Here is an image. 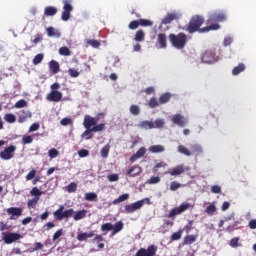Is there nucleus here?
I'll use <instances>...</instances> for the list:
<instances>
[{"instance_id":"55","label":"nucleus","mask_w":256,"mask_h":256,"mask_svg":"<svg viewBox=\"0 0 256 256\" xmlns=\"http://www.w3.org/2000/svg\"><path fill=\"white\" fill-rule=\"evenodd\" d=\"M162 167H163V168L167 167V163H165V162L157 163V164L154 166V168H153V173H159V169H161Z\"/></svg>"},{"instance_id":"57","label":"nucleus","mask_w":256,"mask_h":256,"mask_svg":"<svg viewBox=\"0 0 256 256\" xmlns=\"http://www.w3.org/2000/svg\"><path fill=\"white\" fill-rule=\"evenodd\" d=\"M37 175V170L32 169L27 175H26V181H31V179H35Z\"/></svg>"},{"instance_id":"59","label":"nucleus","mask_w":256,"mask_h":256,"mask_svg":"<svg viewBox=\"0 0 256 256\" xmlns=\"http://www.w3.org/2000/svg\"><path fill=\"white\" fill-rule=\"evenodd\" d=\"M165 125V122L161 119H158L154 122V128L161 129Z\"/></svg>"},{"instance_id":"53","label":"nucleus","mask_w":256,"mask_h":256,"mask_svg":"<svg viewBox=\"0 0 256 256\" xmlns=\"http://www.w3.org/2000/svg\"><path fill=\"white\" fill-rule=\"evenodd\" d=\"M101 231L105 232V231H113V224H111L110 222L104 223L101 225Z\"/></svg>"},{"instance_id":"49","label":"nucleus","mask_w":256,"mask_h":256,"mask_svg":"<svg viewBox=\"0 0 256 256\" xmlns=\"http://www.w3.org/2000/svg\"><path fill=\"white\" fill-rule=\"evenodd\" d=\"M14 107L15 109H23V107H27V102L25 99H21L14 104Z\"/></svg>"},{"instance_id":"6","label":"nucleus","mask_w":256,"mask_h":256,"mask_svg":"<svg viewBox=\"0 0 256 256\" xmlns=\"http://www.w3.org/2000/svg\"><path fill=\"white\" fill-rule=\"evenodd\" d=\"M145 203L149 205L151 203V200L149 198H145L132 204H128L125 206V213H135V211L141 209V207H143Z\"/></svg>"},{"instance_id":"37","label":"nucleus","mask_w":256,"mask_h":256,"mask_svg":"<svg viewBox=\"0 0 256 256\" xmlns=\"http://www.w3.org/2000/svg\"><path fill=\"white\" fill-rule=\"evenodd\" d=\"M37 203H39V197H34L28 200L27 207L29 209H35V207H37Z\"/></svg>"},{"instance_id":"12","label":"nucleus","mask_w":256,"mask_h":256,"mask_svg":"<svg viewBox=\"0 0 256 256\" xmlns=\"http://www.w3.org/2000/svg\"><path fill=\"white\" fill-rule=\"evenodd\" d=\"M83 67H84V69L80 70V72L75 70V68H70V69H68V74L73 79H77V77H79L80 73H89V71H91V65L84 63Z\"/></svg>"},{"instance_id":"9","label":"nucleus","mask_w":256,"mask_h":256,"mask_svg":"<svg viewBox=\"0 0 256 256\" xmlns=\"http://www.w3.org/2000/svg\"><path fill=\"white\" fill-rule=\"evenodd\" d=\"M15 151H17V146H8L3 151L0 152V157L4 161H9L10 159H13V153H15Z\"/></svg>"},{"instance_id":"45","label":"nucleus","mask_w":256,"mask_h":256,"mask_svg":"<svg viewBox=\"0 0 256 256\" xmlns=\"http://www.w3.org/2000/svg\"><path fill=\"white\" fill-rule=\"evenodd\" d=\"M140 27V22L139 20H133L129 23L128 25V28L131 30V31H135V29H139Z\"/></svg>"},{"instance_id":"20","label":"nucleus","mask_w":256,"mask_h":256,"mask_svg":"<svg viewBox=\"0 0 256 256\" xmlns=\"http://www.w3.org/2000/svg\"><path fill=\"white\" fill-rule=\"evenodd\" d=\"M179 19V14L173 12V13H168L166 16L162 19V24L163 25H169L172 21H176Z\"/></svg>"},{"instance_id":"52","label":"nucleus","mask_w":256,"mask_h":256,"mask_svg":"<svg viewBox=\"0 0 256 256\" xmlns=\"http://www.w3.org/2000/svg\"><path fill=\"white\" fill-rule=\"evenodd\" d=\"M159 100H157V98H151L148 102V106L150 107V109H155V107H157L159 105Z\"/></svg>"},{"instance_id":"39","label":"nucleus","mask_w":256,"mask_h":256,"mask_svg":"<svg viewBox=\"0 0 256 256\" xmlns=\"http://www.w3.org/2000/svg\"><path fill=\"white\" fill-rule=\"evenodd\" d=\"M178 152L181 153L182 155H185L186 157H191V151H189V149H187L183 145L178 146Z\"/></svg>"},{"instance_id":"50","label":"nucleus","mask_w":256,"mask_h":256,"mask_svg":"<svg viewBox=\"0 0 256 256\" xmlns=\"http://www.w3.org/2000/svg\"><path fill=\"white\" fill-rule=\"evenodd\" d=\"M182 235H183V230H179L178 232H174L171 235V240L172 241H179V239H181Z\"/></svg>"},{"instance_id":"28","label":"nucleus","mask_w":256,"mask_h":256,"mask_svg":"<svg viewBox=\"0 0 256 256\" xmlns=\"http://www.w3.org/2000/svg\"><path fill=\"white\" fill-rule=\"evenodd\" d=\"M47 31V35L48 37H56L57 39H59V37H61V33L59 31H56L55 28L53 27H48L46 29Z\"/></svg>"},{"instance_id":"29","label":"nucleus","mask_w":256,"mask_h":256,"mask_svg":"<svg viewBox=\"0 0 256 256\" xmlns=\"http://www.w3.org/2000/svg\"><path fill=\"white\" fill-rule=\"evenodd\" d=\"M169 101H171V93L169 92L164 93L159 97L160 105H165V103H169Z\"/></svg>"},{"instance_id":"11","label":"nucleus","mask_w":256,"mask_h":256,"mask_svg":"<svg viewBox=\"0 0 256 256\" xmlns=\"http://www.w3.org/2000/svg\"><path fill=\"white\" fill-rule=\"evenodd\" d=\"M63 3L64 6L61 19L62 21H69V19H71V11H73V6L67 0H64Z\"/></svg>"},{"instance_id":"30","label":"nucleus","mask_w":256,"mask_h":256,"mask_svg":"<svg viewBox=\"0 0 256 256\" xmlns=\"http://www.w3.org/2000/svg\"><path fill=\"white\" fill-rule=\"evenodd\" d=\"M134 40L137 41V43H141V42L145 41V31L138 30L135 33Z\"/></svg>"},{"instance_id":"24","label":"nucleus","mask_w":256,"mask_h":256,"mask_svg":"<svg viewBox=\"0 0 256 256\" xmlns=\"http://www.w3.org/2000/svg\"><path fill=\"white\" fill-rule=\"evenodd\" d=\"M158 43L161 47V49H166L167 48V35L160 33L158 34Z\"/></svg>"},{"instance_id":"4","label":"nucleus","mask_w":256,"mask_h":256,"mask_svg":"<svg viewBox=\"0 0 256 256\" xmlns=\"http://www.w3.org/2000/svg\"><path fill=\"white\" fill-rule=\"evenodd\" d=\"M201 61L206 65H213V63H217V61H219V56L215 50L208 49L201 54Z\"/></svg>"},{"instance_id":"38","label":"nucleus","mask_w":256,"mask_h":256,"mask_svg":"<svg viewBox=\"0 0 256 256\" xmlns=\"http://www.w3.org/2000/svg\"><path fill=\"white\" fill-rule=\"evenodd\" d=\"M192 152L195 153L196 155H203V147L199 144H194L191 146Z\"/></svg>"},{"instance_id":"36","label":"nucleus","mask_w":256,"mask_h":256,"mask_svg":"<svg viewBox=\"0 0 256 256\" xmlns=\"http://www.w3.org/2000/svg\"><path fill=\"white\" fill-rule=\"evenodd\" d=\"M129 199V194H122L117 199L113 200V205H119V203H123V201H127Z\"/></svg>"},{"instance_id":"2","label":"nucleus","mask_w":256,"mask_h":256,"mask_svg":"<svg viewBox=\"0 0 256 256\" xmlns=\"http://www.w3.org/2000/svg\"><path fill=\"white\" fill-rule=\"evenodd\" d=\"M83 125L86 130L82 133V137H86L87 140L93 139V133L105 131V123L97 124L95 117L89 114L84 116Z\"/></svg>"},{"instance_id":"33","label":"nucleus","mask_w":256,"mask_h":256,"mask_svg":"<svg viewBox=\"0 0 256 256\" xmlns=\"http://www.w3.org/2000/svg\"><path fill=\"white\" fill-rule=\"evenodd\" d=\"M109 151H111V146L106 144L100 151L101 157H103V159H107L109 157Z\"/></svg>"},{"instance_id":"1","label":"nucleus","mask_w":256,"mask_h":256,"mask_svg":"<svg viewBox=\"0 0 256 256\" xmlns=\"http://www.w3.org/2000/svg\"><path fill=\"white\" fill-rule=\"evenodd\" d=\"M224 21H227V14L225 12H214L208 16L206 22L207 26L201 28V25L205 23V18H203V16L195 15L191 18L187 31L190 33H196V31H199L200 33L218 31V29H221L219 23H224Z\"/></svg>"},{"instance_id":"44","label":"nucleus","mask_w":256,"mask_h":256,"mask_svg":"<svg viewBox=\"0 0 256 256\" xmlns=\"http://www.w3.org/2000/svg\"><path fill=\"white\" fill-rule=\"evenodd\" d=\"M33 143V136L25 134L22 137V145H31Z\"/></svg>"},{"instance_id":"22","label":"nucleus","mask_w":256,"mask_h":256,"mask_svg":"<svg viewBox=\"0 0 256 256\" xmlns=\"http://www.w3.org/2000/svg\"><path fill=\"white\" fill-rule=\"evenodd\" d=\"M197 241V235H186L183 239V245H193Z\"/></svg>"},{"instance_id":"54","label":"nucleus","mask_w":256,"mask_h":256,"mask_svg":"<svg viewBox=\"0 0 256 256\" xmlns=\"http://www.w3.org/2000/svg\"><path fill=\"white\" fill-rule=\"evenodd\" d=\"M43 54L42 53H40V54H37L34 58H33V60H32V63H33V65H39V63H41L42 61H43Z\"/></svg>"},{"instance_id":"5","label":"nucleus","mask_w":256,"mask_h":256,"mask_svg":"<svg viewBox=\"0 0 256 256\" xmlns=\"http://www.w3.org/2000/svg\"><path fill=\"white\" fill-rule=\"evenodd\" d=\"M64 210H65V206H59V208L53 212V215L56 221H63V219H69L73 217V213H75L73 208H70L65 211Z\"/></svg>"},{"instance_id":"58","label":"nucleus","mask_w":256,"mask_h":256,"mask_svg":"<svg viewBox=\"0 0 256 256\" xmlns=\"http://www.w3.org/2000/svg\"><path fill=\"white\" fill-rule=\"evenodd\" d=\"M67 189H68V193H75V191H77V183L75 182L70 183Z\"/></svg>"},{"instance_id":"51","label":"nucleus","mask_w":256,"mask_h":256,"mask_svg":"<svg viewBox=\"0 0 256 256\" xmlns=\"http://www.w3.org/2000/svg\"><path fill=\"white\" fill-rule=\"evenodd\" d=\"M48 155L50 159H55L56 157H59V150L55 148H51L48 152Z\"/></svg>"},{"instance_id":"60","label":"nucleus","mask_w":256,"mask_h":256,"mask_svg":"<svg viewBox=\"0 0 256 256\" xmlns=\"http://www.w3.org/2000/svg\"><path fill=\"white\" fill-rule=\"evenodd\" d=\"M39 127H40L39 123H33V124L29 127L28 132H29V133H33V132H35V131H39Z\"/></svg>"},{"instance_id":"10","label":"nucleus","mask_w":256,"mask_h":256,"mask_svg":"<svg viewBox=\"0 0 256 256\" xmlns=\"http://www.w3.org/2000/svg\"><path fill=\"white\" fill-rule=\"evenodd\" d=\"M157 253V246L155 245H150L148 246L147 249L145 248H140L135 256H155Z\"/></svg>"},{"instance_id":"27","label":"nucleus","mask_w":256,"mask_h":256,"mask_svg":"<svg viewBox=\"0 0 256 256\" xmlns=\"http://www.w3.org/2000/svg\"><path fill=\"white\" fill-rule=\"evenodd\" d=\"M139 127H141V129H155V123L149 120H145L139 124Z\"/></svg>"},{"instance_id":"35","label":"nucleus","mask_w":256,"mask_h":256,"mask_svg":"<svg viewBox=\"0 0 256 256\" xmlns=\"http://www.w3.org/2000/svg\"><path fill=\"white\" fill-rule=\"evenodd\" d=\"M217 212V206H215V203L210 204L206 210L205 213H207V215H215V213Z\"/></svg>"},{"instance_id":"15","label":"nucleus","mask_w":256,"mask_h":256,"mask_svg":"<svg viewBox=\"0 0 256 256\" xmlns=\"http://www.w3.org/2000/svg\"><path fill=\"white\" fill-rule=\"evenodd\" d=\"M189 169H191L189 166L185 167V165L183 164H180L178 166H176L175 168H173L169 174L172 176V177H178L179 175H183V173L185 171H189Z\"/></svg>"},{"instance_id":"64","label":"nucleus","mask_w":256,"mask_h":256,"mask_svg":"<svg viewBox=\"0 0 256 256\" xmlns=\"http://www.w3.org/2000/svg\"><path fill=\"white\" fill-rule=\"evenodd\" d=\"M250 229H256V219H251L248 223Z\"/></svg>"},{"instance_id":"8","label":"nucleus","mask_w":256,"mask_h":256,"mask_svg":"<svg viewBox=\"0 0 256 256\" xmlns=\"http://www.w3.org/2000/svg\"><path fill=\"white\" fill-rule=\"evenodd\" d=\"M22 235L17 232H6L3 233V241L6 245H11V243H15L19 241V239H22Z\"/></svg>"},{"instance_id":"7","label":"nucleus","mask_w":256,"mask_h":256,"mask_svg":"<svg viewBox=\"0 0 256 256\" xmlns=\"http://www.w3.org/2000/svg\"><path fill=\"white\" fill-rule=\"evenodd\" d=\"M188 209H191V203L184 202L178 207L173 208L168 214V218L173 219V217H176V215H181V213H185V211H187Z\"/></svg>"},{"instance_id":"34","label":"nucleus","mask_w":256,"mask_h":256,"mask_svg":"<svg viewBox=\"0 0 256 256\" xmlns=\"http://www.w3.org/2000/svg\"><path fill=\"white\" fill-rule=\"evenodd\" d=\"M243 71H245V64L240 63L238 66L233 68L232 75H239L240 73H243Z\"/></svg>"},{"instance_id":"63","label":"nucleus","mask_w":256,"mask_h":256,"mask_svg":"<svg viewBox=\"0 0 256 256\" xmlns=\"http://www.w3.org/2000/svg\"><path fill=\"white\" fill-rule=\"evenodd\" d=\"M78 155L79 157H89V150L87 149H82L80 151H78Z\"/></svg>"},{"instance_id":"43","label":"nucleus","mask_w":256,"mask_h":256,"mask_svg":"<svg viewBox=\"0 0 256 256\" xmlns=\"http://www.w3.org/2000/svg\"><path fill=\"white\" fill-rule=\"evenodd\" d=\"M87 45H90L91 47H93L94 49H99V47H101V42L99 40H91L88 39L86 41Z\"/></svg>"},{"instance_id":"14","label":"nucleus","mask_w":256,"mask_h":256,"mask_svg":"<svg viewBox=\"0 0 256 256\" xmlns=\"http://www.w3.org/2000/svg\"><path fill=\"white\" fill-rule=\"evenodd\" d=\"M47 101L52 103H59L63 99V93L61 91H50L46 96Z\"/></svg>"},{"instance_id":"21","label":"nucleus","mask_w":256,"mask_h":256,"mask_svg":"<svg viewBox=\"0 0 256 256\" xmlns=\"http://www.w3.org/2000/svg\"><path fill=\"white\" fill-rule=\"evenodd\" d=\"M44 15L46 17H55L57 15V8L55 6H47L44 9Z\"/></svg>"},{"instance_id":"47","label":"nucleus","mask_w":256,"mask_h":256,"mask_svg":"<svg viewBox=\"0 0 256 256\" xmlns=\"http://www.w3.org/2000/svg\"><path fill=\"white\" fill-rule=\"evenodd\" d=\"M141 27H153V21L147 19L138 20Z\"/></svg>"},{"instance_id":"26","label":"nucleus","mask_w":256,"mask_h":256,"mask_svg":"<svg viewBox=\"0 0 256 256\" xmlns=\"http://www.w3.org/2000/svg\"><path fill=\"white\" fill-rule=\"evenodd\" d=\"M97 197H98L97 193H95V192H86L84 194L85 201H90V202L94 201L96 203Z\"/></svg>"},{"instance_id":"23","label":"nucleus","mask_w":256,"mask_h":256,"mask_svg":"<svg viewBox=\"0 0 256 256\" xmlns=\"http://www.w3.org/2000/svg\"><path fill=\"white\" fill-rule=\"evenodd\" d=\"M49 68L52 71V73H54V75H57V73H59V71H61L59 62H57L56 60H51L49 62Z\"/></svg>"},{"instance_id":"62","label":"nucleus","mask_w":256,"mask_h":256,"mask_svg":"<svg viewBox=\"0 0 256 256\" xmlns=\"http://www.w3.org/2000/svg\"><path fill=\"white\" fill-rule=\"evenodd\" d=\"M108 181H110V183H113L115 181H119V175L118 174L108 175Z\"/></svg>"},{"instance_id":"61","label":"nucleus","mask_w":256,"mask_h":256,"mask_svg":"<svg viewBox=\"0 0 256 256\" xmlns=\"http://www.w3.org/2000/svg\"><path fill=\"white\" fill-rule=\"evenodd\" d=\"M230 247H239V237L230 240Z\"/></svg>"},{"instance_id":"25","label":"nucleus","mask_w":256,"mask_h":256,"mask_svg":"<svg viewBox=\"0 0 256 256\" xmlns=\"http://www.w3.org/2000/svg\"><path fill=\"white\" fill-rule=\"evenodd\" d=\"M148 151L150 153H164L165 146L163 145H152L149 147Z\"/></svg>"},{"instance_id":"13","label":"nucleus","mask_w":256,"mask_h":256,"mask_svg":"<svg viewBox=\"0 0 256 256\" xmlns=\"http://www.w3.org/2000/svg\"><path fill=\"white\" fill-rule=\"evenodd\" d=\"M7 213L10 215V220L15 221V219H19L23 215V208L10 207L7 209Z\"/></svg>"},{"instance_id":"46","label":"nucleus","mask_w":256,"mask_h":256,"mask_svg":"<svg viewBox=\"0 0 256 256\" xmlns=\"http://www.w3.org/2000/svg\"><path fill=\"white\" fill-rule=\"evenodd\" d=\"M130 113L131 115H139L141 113V108L137 105H131L130 106Z\"/></svg>"},{"instance_id":"42","label":"nucleus","mask_w":256,"mask_h":256,"mask_svg":"<svg viewBox=\"0 0 256 256\" xmlns=\"http://www.w3.org/2000/svg\"><path fill=\"white\" fill-rule=\"evenodd\" d=\"M59 55H63L64 57L71 56V50L67 46H63L59 48Z\"/></svg>"},{"instance_id":"40","label":"nucleus","mask_w":256,"mask_h":256,"mask_svg":"<svg viewBox=\"0 0 256 256\" xmlns=\"http://www.w3.org/2000/svg\"><path fill=\"white\" fill-rule=\"evenodd\" d=\"M4 120L6 123H15L17 121V117H15V114L8 113L5 114Z\"/></svg>"},{"instance_id":"56","label":"nucleus","mask_w":256,"mask_h":256,"mask_svg":"<svg viewBox=\"0 0 256 256\" xmlns=\"http://www.w3.org/2000/svg\"><path fill=\"white\" fill-rule=\"evenodd\" d=\"M180 187H181V183L177 181H172L170 183V191H177V189H180Z\"/></svg>"},{"instance_id":"48","label":"nucleus","mask_w":256,"mask_h":256,"mask_svg":"<svg viewBox=\"0 0 256 256\" xmlns=\"http://www.w3.org/2000/svg\"><path fill=\"white\" fill-rule=\"evenodd\" d=\"M148 185H157V183H161V177L153 176L149 180H147Z\"/></svg>"},{"instance_id":"18","label":"nucleus","mask_w":256,"mask_h":256,"mask_svg":"<svg viewBox=\"0 0 256 256\" xmlns=\"http://www.w3.org/2000/svg\"><path fill=\"white\" fill-rule=\"evenodd\" d=\"M32 113L29 110H20L18 112V123H25L27 119H30L32 117Z\"/></svg>"},{"instance_id":"17","label":"nucleus","mask_w":256,"mask_h":256,"mask_svg":"<svg viewBox=\"0 0 256 256\" xmlns=\"http://www.w3.org/2000/svg\"><path fill=\"white\" fill-rule=\"evenodd\" d=\"M172 123H174V125H178V127H185V125H187V119H185L181 114H175L172 117Z\"/></svg>"},{"instance_id":"19","label":"nucleus","mask_w":256,"mask_h":256,"mask_svg":"<svg viewBox=\"0 0 256 256\" xmlns=\"http://www.w3.org/2000/svg\"><path fill=\"white\" fill-rule=\"evenodd\" d=\"M146 153H147V149H145V147L139 148L137 152L130 157L131 163H135V161H137L138 159H141V157H145Z\"/></svg>"},{"instance_id":"41","label":"nucleus","mask_w":256,"mask_h":256,"mask_svg":"<svg viewBox=\"0 0 256 256\" xmlns=\"http://www.w3.org/2000/svg\"><path fill=\"white\" fill-rule=\"evenodd\" d=\"M43 191H41L39 188H37V187H33L32 189H31V191H30V195L32 196V197H38V198H40L41 197V195H43Z\"/></svg>"},{"instance_id":"31","label":"nucleus","mask_w":256,"mask_h":256,"mask_svg":"<svg viewBox=\"0 0 256 256\" xmlns=\"http://www.w3.org/2000/svg\"><path fill=\"white\" fill-rule=\"evenodd\" d=\"M120 231H123V223L121 221H118L113 226L111 236L113 237V235H117V233H119Z\"/></svg>"},{"instance_id":"16","label":"nucleus","mask_w":256,"mask_h":256,"mask_svg":"<svg viewBox=\"0 0 256 256\" xmlns=\"http://www.w3.org/2000/svg\"><path fill=\"white\" fill-rule=\"evenodd\" d=\"M141 173H143V168L139 165H134L126 171V175H128V177H139Z\"/></svg>"},{"instance_id":"3","label":"nucleus","mask_w":256,"mask_h":256,"mask_svg":"<svg viewBox=\"0 0 256 256\" xmlns=\"http://www.w3.org/2000/svg\"><path fill=\"white\" fill-rule=\"evenodd\" d=\"M168 39L175 49H185V45H187V34L183 32L169 34Z\"/></svg>"},{"instance_id":"32","label":"nucleus","mask_w":256,"mask_h":256,"mask_svg":"<svg viewBox=\"0 0 256 256\" xmlns=\"http://www.w3.org/2000/svg\"><path fill=\"white\" fill-rule=\"evenodd\" d=\"M73 217L74 221H81V219H85V217H87V210H80L76 212Z\"/></svg>"}]
</instances>
